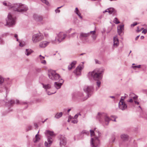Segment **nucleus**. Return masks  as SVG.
<instances>
[{"mask_svg":"<svg viewBox=\"0 0 147 147\" xmlns=\"http://www.w3.org/2000/svg\"><path fill=\"white\" fill-rule=\"evenodd\" d=\"M19 45L21 47H22L24 46V45L21 43H20Z\"/></svg>","mask_w":147,"mask_h":147,"instance_id":"59","label":"nucleus"},{"mask_svg":"<svg viewBox=\"0 0 147 147\" xmlns=\"http://www.w3.org/2000/svg\"><path fill=\"white\" fill-rule=\"evenodd\" d=\"M6 25L11 26L15 24L16 18L12 15L11 13H9L6 19Z\"/></svg>","mask_w":147,"mask_h":147,"instance_id":"4","label":"nucleus"},{"mask_svg":"<svg viewBox=\"0 0 147 147\" xmlns=\"http://www.w3.org/2000/svg\"><path fill=\"white\" fill-rule=\"evenodd\" d=\"M127 96H128L127 94H125L124 96H122L121 97V98L119 101L124 102V99L125 98H127Z\"/></svg>","mask_w":147,"mask_h":147,"instance_id":"33","label":"nucleus"},{"mask_svg":"<svg viewBox=\"0 0 147 147\" xmlns=\"http://www.w3.org/2000/svg\"><path fill=\"white\" fill-rule=\"evenodd\" d=\"M15 103L17 104H27L26 102H21L18 100H16V101L14 100H11L10 101H8V102H6V105H7L8 106H11L12 104Z\"/></svg>","mask_w":147,"mask_h":147,"instance_id":"11","label":"nucleus"},{"mask_svg":"<svg viewBox=\"0 0 147 147\" xmlns=\"http://www.w3.org/2000/svg\"><path fill=\"white\" fill-rule=\"evenodd\" d=\"M147 32V29H144L142 32V33H144L145 34H146Z\"/></svg>","mask_w":147,"mask_h":147,"instance_id":"46","label":"nucleus"},{"mask_svg":"<svg viewBox=\"0 0 147 147\" xmlns=\"http://www.w3.org/2000/svg\"><path fill=\"white\" fill-rule=\"evenodd\" d=\"M48 71V76L49 78L54 81H57L60 80L59 75L56 73L55 71L51 70Z\"/></svg>","mask_w":147,"mask_h":147,"instance_id":"3","label":"nucleus"},{"mask_svg":"<svg viewBox=\"0 0 147 147\" xmlns=\"http://www.w3.org/2000/svg\"><path fill=\"white\" fill-rule=\"evenodd\" d=\"M90 131L91 137L94 136V138H98L101 136V133L96 128H94L93 130H90Z\"/></svg>","mask_w":147,"mask_h":147,"instance_id":"7","label":"nucleus"},{"mask_svg":"<svg viewBox=\"0 0 147 147\" xmlns=\"http://www.w3.org/2000/svg\"><path fill=\"white\" fill-rule=\"evenodd\" d=\"M114 44L113 46L115 47H118L119 45V40L117 37L116 36L113 38Z\"/></svg>","mask_w":147,"mask_h":147,"instance_id":"21","label":"nucleus"},{"mask_svg":"<svg viewBox=\"0 0 147 147\" xmlns=\"http://www.w3.org/2000/svg\"><path fill=\"white\" fill-rule=\"evenodd\" d=\"M76 63V62L75 61H73L71 64L68 66V69L69 70H71V69L74 68L75 67V65Z\"/></svg>","mask_w":147,"mask_h":147,"instance_id":"26","label":"nucleus"},{"mask_svg":"<svg viewBox=\"0 0 147 147\" xmlns=\"http://www.w3.org/2000/svg\"><path fill=\"white\" fill-rule=\"evenodd\" d=\"M135 94L133 93H131L129 94V97L130 98H132L133 97L135 96Z\"/></svg>","mask_w":147,"mask_h":147,"instance_id":"39","label":"nucleus"},{"mask_svg":"<svg viewBox=\"0 0 147 147\" xmlns=\"http://www.w3.org/2000/svg\"><path fill=\"white\" fill-rule=\"evenodd\" d=\"M96 31L94 30L91 31L89 33H90V35H91V37L94 40H95L97 37V35L96 34Z\"/></svg>","mask_w":147,"mask_h":147,"instance_id":"24","label":"nucleus"},{"mask_svg":"<svg viewBox=\"0 0 147 147\" xmlns=\"http://www.w3.org/2000/svg\"><path fill=\"white\" fill-rule=\"evenodd\" d=\"M110 97L111 98H115V97L114 96H110Z\"/></svg>","mask_w":147,"mask_h":147,"instance_id":"63","label":"nucleus"},{"mask_svg":"<svg viewBox=\"0 0 147 147\" xmlns=\"http://www.w3.org/2000/svg\"><path fill=\"white\" fill-rule=\"evenodd\" d=\"M44 38L43 35L40 33H38L33 35L32 38V40L34 43H36L41 41Z\"/></svg>","mask_w":147,"mask_h":147,"instance_id":"5","label":"nucleus"},{"mask_svg":"<svg viewBox=\"0 0 147 147\" xmlns=\"http://www.w3.org/2000/svg\"><path fill=\"white\" fill-rule=\"evenodd\" d=\"M113 22L116 24H118L120 23L118 20L116 18H115L113 20Z\"/></svg>","mask_w":147,"mask_h":147,"instance_id":"35","label":"nucleus"},{"mask_svg":"<svg viewBox=\"0 0 147 147\" xmlns=\"http://www.w3.org/2000/svg\"><path fill=\"white\" fill-rule=\"evenodd\" d=\"M144 29V28H141V29H140V30L138 31V32H139L140 31H141L142 30H143Z\"/></svg>","mask_w":147,"mask_h":147,"instance_id":"60","label":"nucleus"},{"mask_svg":"<svg viewBox=\"0 0 147 147\" xmlns=\"http://www.w3.org/2000/svg\"><path fill=\"white\" fill-rule=\"evenodd\" d=\"M144 36H141L140 37V38L141 39H144Z\"/></svg>","mask_w":147,"mask_h":147,"instance_id":"62","label":"nucleus"},{"mask_svg":"<svg viewBox=\"0 0 147 147\" xmlns=\"http://www.w3.org/2000/svg\"><path fill=\"white\" fill-rule=\"evenodd\" d=\"M43 86V87L46 90V91H47V90L51 87V86L50 84H47L46 85H45L43 83H41Z\"/></svg>","mask_w":147,"mask_h":147,"instance_id":"31","label":"nucleus"},{"mask_svg":"<svg viewBox=\"0 0 147 147\" xmlns=\"http://www.w3.org/2000/svg\"><path fill=\"white\" fill-rule=\"evenodd\" d=\"M76 32L73 33L72 34H71V35H70V36L71 37H74V35L75 34H76Z\"/></svg>","mask_w":147,"mask_h":147,"instance_id":"51","label":"nucleus"},{"mask_svg":"<svg viewBox=\"0 0 147 147\" xmlns=\"http://www.w3.org/2000/svg\"><path fill=\"white\" fill-rule=\"evenodd\" d=\"M60 144L61 146H65L66 143L65 138L62 136H61L60 138Z\"/></svg>","mask_w":147,"mask_h":147,"instance_id":"17","label":"nucleus"},{"mask_svg":"<svg viewBox=\"0 0 147 147\" xmlns=\"http://www.w3.org/2000/svg\"><path fill=\"white\" fill-rule=\"evenodd\" d=\"M134 102L135 103V104L138 105L139 104V102L137 101V100H135V101H134Z\"/></svg>","mask_w":147,"mask_h":147,"instance_id":"53","label":"nucleus"},{"mask_svg":"<svg viewBox=\"0 0 147 147\" xmlns=\"http://www.w3.org/2000/svg\"><path fill=\"white\" fill-rule=\"evenodd\" d=\"M47 91V94L48 95H51L52 94H54L56 92V91H55L54 92H52V93H51L50 92H49V91Z\"/></svg>","mask_w":147,"mask_h":147,"instance_id":"45","label":"nucleus"},{"mask_svg":"<svg viewBox=\"0 0 147 147\" xmlns=\"http://www.w3.org/2000/svg\"><path fill=\"white\" fill-rule=\"evenodd\" d=\"M32 129V126H29L28 127V129L27 130L28 131L29 130H30Z\"/></svg>","mask_w":147,"mask_h":147,"instance_id":"56","label":"nucleus"},{"mask_svg":"<svg viewBox=\"0 0 147 147\" xmlns=\"http://www.w3.org/2000/svg\"><path fill=\"white\" fill-rule=\"evenodd\" d=\"M71 110V109H69L67 110V112L69 113Z\"/></svg>","mask_w":147,"mask_h":147,"instance_id":"64","label":"nucleus"},{"mask_svg":"<svg viewBox=\"0 0 147 147\" xmlns=\"http://www.w3.org/2000/svg\"><path fill=\"white\" fill-rule=\"evenodd\" d=\"M79 115H81L80 113L77 114L74 116V117H73V119H77Z\"/></svg>","mask_w":147,"mask_h":147,"instance_id":"48","label":"nucleus"},{"mask_svg":"<svg viewBox=\"0 0 147 147\" xmlns=\"http://www.w3.org/2000/svg\"><path fill=\"white\" fill-rule=\"evenodd\" d=\"M75 13H76L78 16L79 17L80 19H82V17L81 16V14L80 13L79 11H78V12H77Z\"/></svg>","mask_w":147,"mask_h":147,"instance_id":"37","label":"nucleus"},{"mask_svg":"<svg viewBox=\"0 0 147 147\" xmlns=\"http://www.w3.org/2000/svg\"><path fill=\"white\" fill-rule=\"evenodd\" d=\"M124 30V25H119L117 27V31L119 34L121 35V34L122 33Z\"/></svg>","mask_w":147,"mask_h":147,"instance_id":"20","label":"nucleus"},{"mask_svg":"<svg viewBox=\"0 0 147 147\" xmlns=\"http://www.w3.org/2000/svg\"><path fill=\"white\" fill-rule=\"evenodd\" d=\"M33 52V51L30 49H26L25 51V53L27 56H28L30 55Z\"/></svg>","mask_w":147,"mask_h":147,"instance_id":"29","label":"nucleus"},{"mask_svg":"<svg viewBox=\"0 0 147 147\" xmlns=\"http://www.w3.org/2000/svg\"><path fill=\"white\" fill-rule=\"evenodd\" d=\"M33 17L35 20L37 21H40L43 19L42 16L37 14H34V15Z\"/></svg>","mask_w":147,"mask_h":147,"instance_id":"23","label":"nucleus"},{"mask_svg":"<svg viewBox=\"0 0 147 147\" xmlns=\"http://www.w3.org/2000/svg\"><path fill=\"white\" fill-rule=\"evenodd\" d=\"M39 131H38L37 134L35 136L36 140L34 141V142L36 143L37 142L40 140V138L39 137V135L38 134L39 133Z\"/></svg>","mask_w":147,"mask_h":147,"instance_id":"34","label":"nucleus"},{"mask_svg":"<svg viewBox=\"0 0 147 147\" xmlns=\"http://www.w3.org/2000/svg\"><path fill=\"white\" fill-rule=\"evenodd\" d=\"M82 134H89V132H88V131H86V130H83V131L82 132Z\"/></svg>","mask_w":147,"mask_h":147,"instance_id":"43","label":"nucleus"},{"mask_svg":"<svg viewBox=\"0 0 147 147\" xmlns=\"http://www.w3.org/2000/svg\"><path fill=\"white\" fill-rule=\"evenodd\" d=\"M77 96L78 97H79L83 101L86 100L88 98V96H87L85 97L84 96V94L82 92L77 93Z\"/></svg>","mask_w":147,"mask_h":147,"instance_id":"16","label":"nucleus"},{"mask_svg":"<svg viewBox=\"0 0 147 147\" xmlns=\"http://www.w3.org/2000/svg\"><path fill=\"white\" fill-rule=\"evenodd\" d=\"M99 141L97 138H92L91 139L90 145L92 147H96L98 146Z\"/></svg>","mask_w":147,"mask_h":147,"instance_id":"8","label":"nucleus"},{"mask_svg":"<svg viewBox=\"0 0 147 147\" xmlns=\"http://www.w3.org/2000/svg\"><path fill=\"white\" fill-rule=\"evenodd\" d=\"M104 117L105 124L106 125H107L111 119L106 115H105V116Z\"/></svg>","mask_w":147,"mask_h":147,"instance_id":"28","label":"nucleus"},{"mask_svg":"<svg viewBox=\"0 0 147 147\" xmlns=\"http://www.w3.org/2000/svg\"><path fill=\"white\" fill-rule=\"evenodd\" d=\"M7 6L10 7L9 8H13L14 11L20 12L26 11L28 9V8L26 6L20 3L12 5L11 3H8Z\"/></svg>","mask_w":147,"mask_h":147,"instance_id":"2","label":"nucleus"},{"mask_svg":"<svg viewBox=\"0 0 147 147\" xmlns=\"http://www.w3.org/2000/svg\"><path fill=\"white\" fill-rule=\"evenodd\" d=\"M3 42V41L2 39L0 38V44H2Z\"/></svg>","mask_w":147,"mask_h":147,"instance_id":"54","label":"nucleus"},{"mask_svg":"<svg viewBox=\"0 0 147 147\" xmlns=\"http://www.w3.org/2000/svg\"><path fill=\"white\" fill-rule=\"evenodd\" d=\"M83 66H78L74 71V73L77 75H80L81 74V70L83 69Z\"/></svg>","mask_w":147,"mask_h":147,"instance_id":"14","label":"nucleus"},{"mask_svg":"<svg viewBox=\"0 0 147 147\" xmlns=\"http://www.w3.org/2000/svg\"><path fill=\"white\" fill-rule=\"evenodd\" d=\"M59 81L60 82H55L54 83L55 87L57 89L60 88L63 82V81L61 79H60Z\"/></svg>","mask_w":147,"mask_h":147,"instance_id":"15","label":"nucleus"},{"mask_svg":"<svg viewBox=\"0 0 147 147\" xmlns=\"http://www.w3.org/2000/svg\"><path fill=\"white\" fill-rule=\"evenodd\" d=\"M119 107L120 109L123 111L127 109V105L125 102L119 101Z\"/></svg>","mask_w":147,"mask_h":147,"instance_id":"12","label":"nucleus"},{"mask_svg":"<svg viewBox=\"0 0 147 147\" xmlns=\"http://www.w3.org/2000/svg\"><path fill=\"white\" fill-rule=\"evenodd\" d=\"M132 67L133 69H135L136 68H140L141 67V65H136V66H132Z\"/></svg>","mask_w":147,"mask_h":147,"instance_id":"38","label":"nucleus"},{"mask_svg":"<svg viewBox=\"0 0 147 147\" xmlns=\"http://www.w3.org/2000/svg\"><path fill=\"white\" fill-rule=\"evenodd\" d=\"M140 36V35L137 36L135 38V40H137Z\"/></svg>","mask_w":147,"mask_h":147,"instance_id":"61","label":"nucleus"},{"mask_svg":"<svg viewBox=\"0 0 147 147\" xmlns=\"http://www.w3.org/2000/svg\"><path fill=\"white\" fill-rule=\"evenodd\" d=\"M90 35V33H81L80 34V40L84 42L87 41L88 37Z\"/></svg>","mask_w":147,"mask_h":147,"instance_id":"9","label":"nucleus"},{"mask_svg":"<svg viewBox=\"0 0 147 147\" xmlns=\"http://www.w3.org/2000/svg\"><path fill=\"white\" fill-rule=\"evenodd\" d=\"M137 24V22H135L133 24H131V27H133L134 26H136Z\"/></svg>","mask_w":147,"mask_h":147,"instance_id":"49","label":"nucleus"},{"mask_svg":"<svg viewBox=\"0 0 147 147\" xmlns=\"http://www.w3.org/2000/svg\"><path fill=\"white\" fill-rule=\"evenodd\" d=\"M134 101V100L132 99V98H130L127 100V102L130 103H132Z\"/></svg>","mask_w":147,"mask_h":147,"instance_id":"44","label":"nucleus"},{"mask_svg":"<svg viewBox=\"0 0 147 147\" xmlns=\"http://www.w3.org/2000/svg\"><path fill=\"white\" fill-rule=\"evenodd\" d=\"M142 117H143L147 119V115H143L142 116Z\"/></svg>","mask_w":147,"mask_h":147,"instance_id":"58","label":"nucleus"},{"mask_svg":"<svg viewBox=\"0 0 147 147\" xmlns=\"http://www.w3.org/2000/svg\"><path fill=\"white\" fill-rule=\"evenodd\" d=\"M63 115V113L61 112L60 113H57L56 114L54 117L56 119H59Z\"/></svg>","mask_w":147,"mask_h":147,"instance_id":"32","label":"nucleus"},{"mask_svg":"<svg viewBox=\"0 0 147 147\" xmlns=\"http://www.w3.org/2000/svg\"><path fill=\"white\" fill-rule=\"evenodd\" d=\"M57 40L59 42H61L66 37V35L63 32H60L57 35Z\"/></svg>","mask_w":147,"mask_h":147,"instance_id":"10","label":"nucleus"},{"mask_svg":"<svg viewBox=\"0 0 147 147\" xmlns=\"http://www.w3.org/2000/svg\"><path fill=\"white\" fill-rule=\"evenodd\" d=\"M42 3H45L47 5H49V3L47 0H40Z\"/></svg>","mask_w":147,"mask_h":147,"instance_id":"36","label":"nucleus"},{"mask_svg":"<svg viewBox=\"0 0 147 147\" xmlns=\"http://www.w3.org/2000/svg\"><path fill=\"white\" fill-rule=\"evenodd\" d=\"M112 117H113L114 118V119H111V120L113 121L116 122V117L115 116H112Z\"/></svg>","mask_w":147,"mask_h":147,"instance_id":"50","label":"nucleus"},{"mask_svg":"<svg viewBox=\"0 0 147 147\" xmlns=\"http://www.w3.org/2000/svg\"><path fill=\"white\" fill-rule=\"evenodd\" d=\"M62 7V6H61L60 7H58L55 10V11L56 13H59L60 12V10H59L58 9L60 8H61Z\"/></svg>","mask_w":147,"mask_h":147,"instance_id":"41","label":"nucleus"},{"mask_svg":"<svg viewBox=\"0 0 147 147\" xmlns=\"http://www.w3.org/2000/svg\"><path fill=\"white\" fill-rule=\"evenodd\" d=\"M121 140L124 141L127 140L128 139V136L125 134H123L121 135Z\"/></svg>","mask_w":147,"mask_h":147,"instance_id":"25","label":"nucleus"},{"mask_svg":"<svg viewBox=\"0 0 147 147\" xmlns=\"http://www.w3.org/2000/svg\"><path fill=\"white\" fill-rule=\"evenodd\" d=\"M46 135L48 138V136H50L51 137L52 136H55L54 133L53 131H50L49 130H47L45 133Z\"/></svg>","mask_w":147,"mask_h":147,"instance_id":"27","label":"nucleus"},{"mask_svg":"<svg viewBox=\"0 0 147 147\" xmlns=\"http://www.w3.org/2000/svg\"><path fill=\"white\" fill-rule=\"evenodd\" d=\"M47 141H45V146L47 147H50L52 144L53 139L52 137L50 136H48Z\"/></svg>","mask_w":147,"mask_h":147,"instance_id":"13","label":"nucleus"},{"mask_svg":"<svg viewBox=\"0 0 147 147\" xmlns=\"http://www.w3.org/2000/svg\"><path fill=\"white\" fill-rule=\"evenodd\" d=\"M7 3L5 1H4L3 2V5L5 6H7Z\"/></svg>","mask_w":147,"mask_h":147,"instance_id":"57","label":"nucleus"},{"mask_svg":"<svg viewBox=\"0 0 147 147\" xmlns=\"http://www.w3.org/2000/svg\"><path fill=\"white\" fill-rule=\"evenodd\" d=\"M49 42L47 41H43L40 43L39 46L40 48H45L49 44Z\"/></svg>","mask_w":147,"mask_h":147,"instance_id":"19","label":"nucleus"},{"mask_svg":"<svg viewBox=\"0 0 147 147\" xmlns=\"http://www.w3.org/2000/svg\"><path fill=\"white\" fill-rule=\"evenodd\" d=\"M78 122L77 120H74L71 121V122L73 123H77Z\"/></svg>","mask_w":147,"mask_h":147,"instance_id":"47","label":"nucleus"},{"mask_svg":"<svg viewBox=\"0 0 147 147\" xmlns=\"http://www.w3.org/2000/svg\"><path fill=\"white\" fill-rule=\"evenodd\" d=\"M83 90L87 94V96L89 97L92 94L94 90L92 86H85L84 87Z\"/></svg>","mask_w":147,"mask_h":147,"instance_id":"6","label":"nucleus"},{"mask_svg":"<svg viewBox=\"0 0 147 147\" xmlns=\"http://www.w3.org/2000/svg\"><path fill=\"white\" fill-rule=\"evenodd\" d=\"M14 37L16 38L17 39V41H18V35L17 34H15L14 35Z\"/></svg>","mask_w":147,"mask_h":147,"instance_id":"52","label":"nucleus"},{"mask_svg":"<svg viewBox=\"0 0 147 147\" xmlns=\"http://www.w3.org/2000/svg\"><path fill=\"white\" fill-rule=\"evenodd\" d=\"M108 12L109 14L114 13H115V10L113 8H110L108 9L105 11H103V13H104L105 12Z\"/></svg>","mask_w":147,"mask_h":147,"instance_id":"22","label":"nucleus"},{"mask_svg":"<svg viewBox=\"0 0 147 147\" xmlns=\"http://www.w3.org/2000/svg\"><path fill=\"white\" fill-rule=\"evenodd\" d=\"M138 96L136 95H135V96H134L133 97L132 99L134 100V101H135V100H137L138 99Z\"/></svg>","mask_w":147,"mask_h":147,"instance_id":"40","label":"nucleus"},{"mask_svg":"<svg viewBox=\"0 0 147 147\" xmlns=\"http://www.w3.org/2000/svg\"><path fill=\"white\" fill-rule=\"evenodd\" d=\"M104 71V69L102 68H97L89 72L88 74V76L90 78L96 81V85L98 88L101 84L100 80L102 78V73Z\"/></svg>","mask_w":147,"mask_h":147,"instance_id":"1","label":"nucleus"},{"mask_svg":"<svg viewBox=\"0 0 147 147\" xmlns=\"http://www.w3.org/2000/svg\"><path fill=\"white\" fill-rule=\"evenodd\" d=\"M4 81L3 78L0 76V84H2Z\"/></svg>","mask_w":147,"mask_h":147,"instance_id":"42","label":"nucleus"},{"mask_svg":"<svg viewBox=\"0 0 147 147\" xmlns=\"http://www.w3.org/2000/svg\"><path fill=\"white\" fill-rule=\"evenodd\" d=\"M39 59L40 60L41 63L44 65L46 64V61L44 60L45 59V57L42 56L40 55L39 56Z\"/></svg>","mask_w":147,"mask_h":147,"instance_id":"30","label":"nucleus"},{"mask_svg":"<svg viewBox=\"0 0 147 147\" xmlns=\"http://www.w3.org/2000/svg\"><path fill=\"white\" fill-rule=\"evenodd\" d=\"M105 114L104 113H98L97 118L100 122H102L103 119H104L105 116Z\"/></svg>","mask_w":147,"mask_h":147,"instance_id":"18","label":"nucleus"},{"mask_svg":"<svg viewBox=\"0 0 147 147\" xmlns=\"http://www.w3.org/2000/svg\"><path fill=\"white\" fill-rule=\"evenodd\" d=\"M79 11V10H78V8L76 7V9H75V11H74V12H75V13H76V12H78V11Z\"/></svg>","mask_w":147,"mask_h":147,"instance_id":"55","label":"nucleus"}]
</instances>
